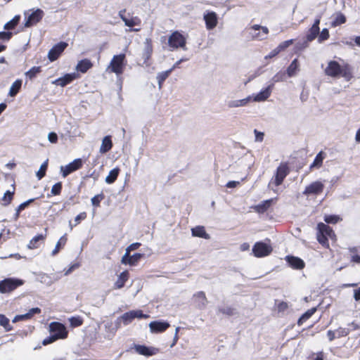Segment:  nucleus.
Instances as JSON below:
<instances>
[{
  "instance_id": "f257e3e1",
  "label": "nucleus",
  "mask_w": 360,
  "mask_h": 360,
  "mask_svg": "<svg viewBox=\"0 0 360 360\" xmlns=\"http://www.w3.org/2000/svg\"><path fill=\"white\" fill-rule=\"evenodd\" d=\"M326 75L332 77H342L346 81H349L352 78V68L348 63L341 66L337 61L330 60L328 62L325 69Z\"/></svg>"
},
{
  "instance_id": "f03ea898",
  "label": "nucleus",
  "mask_w": 360,
  "mask_h": 360,
  "mask_svg": "<svg viewBox=\"0 0 360 360\" xmlns=\"http://www.w3.org/2000/svg\"><path fill=\"white\" fill-rule=\"evenodd\" d=\"M25 281L17 278H6L0 281V293L6 294L22 285Z\"/></svg>"
},
{
  "instance_id": "7ed1b4c3",
  "label": "nucleus",
  "mask_w": 360,
  "mask_h": 360,
  "mask_svg": "<svg viewBox=\"0 0 360 360\" xmlns=\"http://www.w3.org/2000/svg\"><path fill=\"white\" fill-rule=\"evenodd\" d=\"M186 38L180 34L179 32H174L168 39V44L171 50L176 49L178 48H182L184 50H186Z\"/></svg>"
},
{
  "instance_id": "20e7f679",
  "label": "nucleus",
  "mask_w": 360,
  "mask_h": 360,
  "mask_svg": "<svg viewBox=\"0 0 360 360\" xmlns=\"http://www.w3.org/2000/svg\"><path fill=\"white\" fill-rule=\"evenodd\" d=\"M252 252L257 257H262L269 255L272 252L270 245L264 242H257L253 248Z\"/></svg>"
},
{
  "instance_id": "39448f33",
  "label": "nucleus",
  "mask_w": 360,
  "mask_h": 360,
  "mask_svg": "<svg viewBox=\"0 0 360 360\" xmlns=\"http://www.w3.org/2000/svg\"><path fill=\"white\" fill-rule=\"evenodd\" d=\"M290 170L287 163H281L280 165L277 167L276 174L274 176V184L276 186H280L286 176L289 174Z\"/></svg>"
},
{
  "instance_id": "423d86ee",
  "label": "nucleus",
  "mask_w": 360,
  "mask_h": 360,
  "mask_svg": "<svg viewBox=\"0 0 360 360\" xmlns=\"http://www.w3.org/2000/svg\"><path fill=\"white\" fill-rule=\"evenodd\" d=\"M83 161L81 158L74 160L65 167H60V172L63 177H66L72 172L80 169L82 167Z\"/></svg>"
},
{
  "instance_id": "0eeeda50",
  "label": "nucleus",
  "mask_w": 360,
  "mask_h": 360,
  "mask_svg": "<svg viewBox=\"0 0 360 360\" xmlns=\"http://www.w3.org/2000/svg\"><path fill=\"white\" fill-rule=\"evenodd\" d=\"M49 328L51 333L58 337V340L64 339L68 336V331L63 323L52 322L49 325Z\"/></svg>"
},
{
  "instance_id": "6e6552de",
  "label": "nucleus",
  "mask_w": 360,
  "mask_h": 360,
  "mask_svg": "<svg viewBox=\"0 0 360 360\" xmlns=\"http://www.w3.org/2000/svg\"><path fill=\"white\" fill-rule=\"evenodd\" d=\"M68 46V44L60 41L54 45L48 53V58L50 61L56 60Z\"/></svg>"
},
{
  "instance_id": "1a4fd4ad",
  "label": "nucleus",
  "mask_w": 360,
  "mask_h": 360,
  "mask_svg": "<svg viewBox=\"0 0 360 360\" xmlns=\"http://www.w3.org/2000/svg\"><path fill=\"white\" fill-rule=\"evenodd\" d=\"M125 58L124 54H120L114 56L110 66L111 71L116 73L117 75L122 74L123 72V62Z\"/></svg>"
},
{
  "instance_id": "9d476101",
  "label": "nucleus",
  "mask_w": 360,
  "mask_h": 360,
  "mask_svg": "<svg viewBox=\"0 0 360 360\" xmlns=\"http://www.w3.org/2000/svg\"><path fill=\"white\" fill-rule=\"evenodd\" d=\"M44 15V12L40 9L37 8L34 11H33L26 18L25 26L26 27H30L39 21L41 20Z\"/></svg>"
},
{
  "instance_id": "9b49d317",
  "label": "nucleus",
  "mask_w": 360,
  "mask_h": 360,
  "mask_svg": "<svg viewBox=\"0 0 360 360\" xmlns=\"http://www.w3.org/2000/svg\"><path fill=\"white\" fill-rule=\"evenodd\" d=\"M323 184L316 181L307 186L302 193L304 195H318L323 192Z\"/></svg>"
},
{
  "instance_id": "f8f14e48",
  "label": "nucleus",
  "mask_w": 360,
  "mask_h": 360,
  "mask_svg": "<svg viewBox=\"0 0 360 360\" xmlns=\"http://www.w3.org/2000/svg\"><path fill=\"white\" fill-rule=\"evenodd\" d=\"M134 349H135L136 352L138 353L139 354L146 356H150L155 355L159 351L158 348L153 347H147L146 345H134Z\"/></svg>"
},
{
  "instance_id": "ddd939ff",
  "label": "nucleus",
  "mask_w": 360,
  "mask_h": 360,
  "mask_svg": "<svg viewBox=\"0 0 360 360\" xmlns=\"http://www.w3.org/2000/svg\"><path fill=\"white\" fill-rule=\"evenodd\" d=\"M170 324L167 321H155L149 323L150 330L153 333H162L165 331Z\"/></svg>"
},
{
  "instance_id": "4468645a",
  "label": "nucleus",
  "mask_w": 360,
  "mask_h": 360,
  "mask_svg": "<svg viewBox=\"0 0 360 360\" xmlns=\"http://www.w3.org/2000/svg\"><path fill=\"white\" fill-rule=\"evenodd\" d=\"M273 87L274 84H269L267 87L257 94L253 98H252V99L255 102H262L266 101L271 96Z\"/></svg>"
},
{
  "instance_id": "2eb2a0df",
  "label": "nucleus",
  "mask_w": 360,
  "mask_h": 360,
  "mask_svg": "<svg viewBox=\"0 0 360 360\" xmlns=\"http://www.w3.org/2000/svg\"><path fill=\"white\" fill-rule=\"evenodd\" d=\"M193 299L196 307L200 309H204L207 304V297L205 292L202 291H199L195 293L193 295Z\"/></svg>"
},
{
  "instance_id": "dca6fc26",
  "label": "nucleus",
  "mask_w": 360,
  "mask_h": 360,
  "mask_svg": "<svg viewBox=\"0 0 360 360\" xmlns=\"http://www.w3.org/2000/svg\"><path fill=\"white\" fill-rule=\"evenodd\" d=\"M153 53V45L152 41L150 39L147 38L144 41V48L142 53V58L143 59V63H146L147 61L150 59Z\"/></svg>"
},
{
  "instance_id": "f3484780",
  "label": "nucleus",
  "mask_w": 360,
  "mask_h": 360,
  "mask_svg": "<svg viewBox=\"0 0 360 360\" xmlns=\"http://www.w3.org/2000/svg\"><path fill=\"white\" fill-rule=\"evenodd\" d=\"M206 27L207 30H212L214 28L217 23V15L214 12L207 13L204 15Z\"/></svg>"
},
{
  "instance_id": "a211bd4d",
  "label": "nucleus",
  "mask_w": 360,
  "mask_h": 360,
  "mask_svg": "<svg viewBox=\"0 0 360 360\" xmlns=\"http://www.w3.org/2000/svg\"><path fill=\"white\" fill-rule=\"evenodd\" d=\"M76 78V75L75 73L72 74H66L63 77L58 78L53 83L56 84L57 86H60L61 87L65 86L67 84L72 82Z\"/></svg>"
},
{
  "instance_id": "6ab92c4d",
  "label": "nucleus",
  "mask_w": 360,
  "mask_h": 360,
  "mask_svg": "<svg viewBox=\"0 0 360 360\" xmlns=\"http://www.w3.org/2000/svg\"><path fill=\"white\" fill-rule=\"evenodd\" d=\"M286 261L289 265L295 269H302L304 267V262L299 257L294 256H287Z\"/></svg>"
},
{
  "instance_id": "aec40b11",
  "label": "nucleus",
  "mask_w": 360,
  "mask_h": 360,
  "mask_svg": "<svg viewBox=\"0 0 360 360\" xmlns=\"http://www.w3.org/2000/svg\"><path fill=\"white\" fill-rule=\"evenodd\" d=\"M251 100H252V96H249L245 98H243V99L231 100L227 102V106L229 108L243 107V106L247 105Z\"/></svg>"
},
{
  "instance_id": "412c9836",
  "label": "nucleus",
  "mask_w": 360,
  "mask_h": 360,
  "mask_svg": "<svg viewBox=\"0 0 360 360\" xmlns=\"http://www.w3.org/2000/svg\"><path fill=\"white\" fill-rule=\"evenodd\" d=\"M143 255H144L141 253H134L132 255L129 253L126 259H124V256L122 257L121 262L124 264L134 266L143 257Z\"/></svg>"
},
{
  "instance_id": "4be33fe9",
  "label": "nucleus",
  "mask_w": 360,
  "mask_h": 360,
  "mask_svg": "<svg viewBox=\"0 0 360 360\" xmlns=\"http://www.w3.org/2000/svg\"><path fill=\"white\" fill-rule=\"evenodd\" d=\"M319 28L311 27L309 30V33L307 34L306 41L303 44L304 47H307L308 46V42L314 40L319 36Z\"/></svg>"
},
{
  "instance_id": "5701e85b",
  "label": "nucleus",
  "mask_w": 360,
  "mask_h": 360,
  "mask_svg": "<svg viewBox=\"0 0 360 360\" xmlns=\"http://www.w3.org/2000/svg\"><path fill=\"white\" fill-rule=\"evenodd\" d=\"M112 147V143L111 141V138L110 136H106L103 138L102 141L101 146L100 147V153H105L108 152Z\"/></svg>"
},
{
  "instance_id": "b1692460",
  "label": "nucleus",
  "mask_w": 360,
  "mask_h": 360,
  "mask_svg": "<svg viewBox=\"0 0 360 360\" xmlns=\"http://www.w3.org/2000/svg\"><path fill=\"white\" fill-rule=\"evenodd\" d=\"M92 67V63L89 59H83L77 65L76 69L77 71L85 73L89 69Z\"/></svg>"
},
{
  "instance_id": "393cba45",
  "label": "nucleus",
  "mask_w": 360,
  "mask_h": 360,
  "mask_svg": "<svg viewBox=\"0 0 360 360\" xmlns=\"http://www.w3.org/2000/svg\"><path fill=\"white\" fill-rule=\"evenodd\" d=\"M193 236L200 237L205 239L210 238L209 234H207L205 230V228L201 226H195L191 229Z\"/></svg>"
},
{
  "instance_id": "a878e982",
  "label": "nucleus",
  "mask_w": 360,
  "mask_h": 360,
  "mask_svg": "<svg viewBox=\"0 0 360 360\" xmlns=\"http://www.w3.org/2000/svg\"><path fill=\"white\" fill-rule=\"evenodd\" d=\"M217 312L224 315L231 316L236 314V309L230 306H219L217 307Z\"/></svg>"
},
{
  "instance_id": "bb28decb",
  "label": "nucleus",
  "mask_w": 360,
  "mask_h": 360,
  "mask_svg": "<svg viewBox=\"0 0 360 360\" xmlns=\"http://www.w3.org/2000/svg\"><path fill=\"white\" fill-rule=\"evenodd\" d=\"M318 233L323 235H326V236L331 237L333 235H335L333 229L329 226L323 223H319L318 224Z\"/></svg>"
},
{
  "instance_id": "cd10ccee",
  "label": "nucleus",
  "mask_w": 360,
  "mask_h": 360,
  "mask_svg": "<svg viewBox=\"0 0 360 360\" xmlns=\"http://www.w3.org/2000/svg\"><path fill=\"white\" fill-rule=\"evenodd\" d=\"M22 80L21 79H16L11 85L8 95L11 97H14L17 95V94L19 92V91L21 89L22 86Z\"/></svg>"
},
{
  "instance_id": "c85d7f7f",
  "label": "nucleus",
  "mask_w": 360,
  "mask_h": 360,
  "mask_svg": "<svg viewBox=\"0 0 360 360\" xmlns=\"http://www.w3.org/2000/svg\"><path fill=\"white\" fill-rule=\"evenodd\" d=\"M128 276H129V274L127 271L122 272L120 274L117 280L115 283V288H117V289H120L122 287H124L125 282L128 279Z\"/></svg>"
},
{
  "instance_id": "c756f323",
  "label": "nucleus",
  "mask_w": 360,
  "mask_h": 360,
  "mask_svg": "<svg viewBox=\"0 0 360 360\" xmlns=\"http://www.w3.org/2000/svg\"><path fill=\"white\" fill-rule=\"evenodd\" d=\"M316 311V307H312L305 311L298 319L297 325L301 326Z\"/></svg>"
},
{
  "instance_id": "7c9ffc66",
  "label": "nucleus",
  "mask_w": 360,
  "mask_h": 360,
  "mask_svg": "<svg viewBox=\"0 0 360 360\" xmlns=\"http://www.w3.org/2000/svg\"><path fill=\"white\" fill-rule=\"evenodd\" d=\"M273 199H269L262 202L255 207V210L259 213H264L271 205Z\"/></svg>"
},
{
  "instance_id": "2f4dec72",
  "label": "nucleus",
  "mask_w": 360,
  "mask_h": 360,
  "mask_svg": "<svg viewBox=\"0 0 360 360\" xmlns=\"http://www.w3.org/2000/svg\"><path fill=\"white\" fill-rule=\"evenodd\" d=\"M120 172V169L116 167L110 171L109 174L105 177V182L108 184H112L117 179Z\"/></svg>"
},
{
  "instance_id": "473e14b6",
  "label": "nucleus",
  "mask_w": 360,
  "mask_h": 360,
  "mask_svg": "<svg viewBox=\"0 0 360 360\" xmlns=\"http://www.w3.org/2000/svg\"><path fill=\"white\" fill-rule=\"evenodd\" d=\"M171 72H172V70H167L166 71L158 73L156 79L158 80V87L160 89L162 88V83L169 76Z\"/></svg>"
},
{
  "instance_id": "72a5a7b5",
  "label": "nucleus",
  "mask_w": 360,
  "mask_h": 360,
  "mask_svg": "<svg viewBox=\"0 0 360 360\" xmlns=\"http://www.w3.org/2000/svg\"><path fill=\"white\" fill-rule=\"evenodd\" d=\"M298 60L297 58L294 59L290 65L288 66L287 69V74L289 77H292L296 74L297 70H298Z\"/></svg>"
},
{
  "instance_id": "f704fd0d",
  "label": "nucleus",
  "mask_w": 360,
  "mask_h": 360,
  "mask_svg": "<svg viewBox=\"0 0 360 360\" xmlns=\"http://www.w3.org/2000/svg\"><path fill=\"white\" fill-rule=\"evenodd\" d=\"M20 19V15L14 16V18L13 19H11V20L7 22L4 25V30H10L14 29L16 27V25L18 24Z\"/></svg>"
},
{
  "instance_id": "c9c22d12",
  "label": "nucleus",
  "mask_w": 360,
  "mask_h": 360,
  "mask_svg": "<svg viewBox=\"0 0 360 360\" xmlns=\"http://www.w3.org/2000/svg\"><path fill=\"white\" fill-rule=\"evenodd\" d=\"M0 326H1L6 331H11L13 327L10 324L9 319L4 314H0Z\"/></svg>"
},
{
  "instance_id": "e433bc0d",
  "label": "nucleus",
  "mask_w": 360,
  "mask_h": 360,
  "mask_svg": "<svg viewBox=\"0 0 360 360\" xmlns=\"http://www.w3.org/2000/svg\"><path fill=\"white\" fill-rule=\"evenodd\" d=\"M46 236H44L43 234H39L34 238H32V240H30V243L27 245V248L29 249H35L38 248V245H37V243L44 240Z\"/></svg>"
},
{
  "instance_id": "4c0bfd02",
  "label": "nucleus",
  "mask_w": 360,
  "mask_h": 360,
  "mask_svg": "<svg viewBox=\"0 0 360 360\" xmlns=\"http://www.w3.org/2000/svg\"><path fill=\"white\" fill-rule=\"evenodd\" d=\"M346 22V17L345 15L339 12L337 13L335 18L334 20L331 22L332 27H337L338 25H340L342 24H344Z\"/></svg>"
},
{
  "instance_id": "58836bf2",
  "label": "nucleus",
  "mask_w": 360,
  "mask_h": 360,
  "mask_svg": "<svg viewBox=\"0 0 360 360\" xmlns=\"http://www.w3.org/2000/svg\"><path fill=\"white\" fill-rule=\"evenodd\" d=\"M41 71L40 66H34L25 72V76L30 80L33 79Z\"/></svg>"
},
{
  "instance_id": "ea45409f",
  "label": "nucleus",
  "mask_w": 360,
  "mask_h": 360,
  "mask_svg": "<svg viewBox=\"0 0 360 360\" xmlns=\"http://www.w3.org/2000/svg\"><path fill=\"white\" fill-rule=\"evenodd\" d=\"M119 319L122 320L125 326L129 324L134 319L132 310L123 314Z\"/></svg>"
},
{
  "instance_id": "a19ab883",
  "label": "nucleus",
  "mask_w": 360,
  "mask_h": 360,
  "mask_svg": "<svg viewBox=\"0 0 360 360\" xmlns=\"http://www.w3.org/2000/svg\"><path fill=\"white\" fill-rule=\"evenodd\" d=\"M13 195H14V192L13 191L11 192L10 191H7L4 193V196H3L2 199H1V200H2L1 205L3 206L8 205L11 202V201L13 200Z\"/></svg>"
},
{
  "instance_id": "79ce46f5",
  "label": "nucleus",
  "mask_w": 360,
  "mask_h": 360,
  "mask_svg": "<svg viewBox=\"0 0 360 360\" xmlns=\"http://www.w3.org/2000/svg\"><path fill=\"white\" fill-rule=\"evenodd\" d=\"M323 158H324V157L323 155V152L322 151L319 152L315 157L314 162L310 165V167L311 168L320 167L322 165Z\"/></svg>"
},
{
  "instance_id": "37998d69",
  "label": "nucleus",
  "mask_w": 360,
  "mask_h": 360,
  "mask_svg": "<svg viewBox=\"0 0 360 360\" xmlns=\"http://www.w3.org/2000/svg\"><path fill=\"white\" fill-rule=\"evenodd\" d=\"M67 241V238L65 237V235L60 237V238L57 242L55 248L52 251V255H56L60 250V248L61 245H65Z\"/></svg>"
},
{
  "instance_id": "c03bdc74",
  "label": "nucleus",
  "mask_w": 360,
  "mask_h": 360,
  "mask_svg": "<svg viewBox=\"0 0 360 360\" xmlns=\"http://www.w3.org/2000/svg\"><path fill=\"white\" fill-rule=\"evenodd\" d=\"M105 198V195L103 193H101L98 195H94L91 199V204L94 207H98L100 206L101 201L103 200Z\"/></svg>"
},
{
  "instance_id": "a18cd8bd",
  "label": "nucleus",
  "mask_w": 360,
  "mask_h": 360,
  "mask_svg": "<svg viewBox=\"0 0 360 360\" xmlns=\"http://www.w3.org/2000/svg\"><path fill=\"white\" fill-rule=\"evenodd\" d=\"M123 22H124V25L127 27H131L135 25H139L141 23V20L137 17L132 18L131 19H124Z\"/></svg>"
},
{
  "instance_id": "49530a36",
  "label": "nucleus",
  "mask_w": 360,
  "mask_h": 360,
  "mask_svg": "<svg viewBox=\"0 0 360 360\" xmlns=\"http://www.w3.org/2000/svg\"><path fill=\"white\" fill-rule=\"evenodd\" d=\"M47 167H48L47 161H46L43 164H41L39 169L37 172V176L38 179L40 180L45 176Z\"/></svg>"
},
{
  "instance_id": "de8ad7c7",
  "label": "nucleus",
  "mask_w": 360,
  "mask_h": 360,
  "mask_svg": "<svg viewBox=\"0 0 360 360\" xmlns=\"http://www.w3.org/2000/svg\"><path fill=\"white\" fill-rule=\"evenodd\" d=\"M141 245L140 243H134L130 244L127 248L126 252L124 255V259H126V257H128L129 253H130L131 251L137 250Z\"/></svg>"
},
{
  "instance_id": "09e8293b",
  "label": "nucleus",
  "mask_w": 360,
  "mask_h": 360,
  "mask_svg": "<svg viewBox=\"0 0 360 360\" xmlns=\"http://www.w3.org/2000/svg\"><path fill=\"white\" fill-rule=\"evenodd\" d=\"M330 37L329 31L327 28H324L322 31L319 34L318 41L321 43L326 40H327Z\"/></svg>"
},
{
  "instance_id": "8fccbe9b",
  "label": "nucleus",
  "mask_w": 360,
  "mask_h": 360,
  "mask_svg": "<svg viewBox=\"0 0 360 360\" xmlns=\"http://www.w3.org/2000/svg\"><path fill=\"white\" fill-rule=\"evenodd\" d=\"M251 30L254 31H259V30H262V32L261 33L262 35L264 37V39L266 38V35L269 33V29L266 27L261 26L259 25H254L251 27Z\"/></svg>"
},
{
  "instance_id": "3c124183",
  "label": "nucleus",
  "mask_w": 360,
  "mask_h": 360,
  "mask_svg": "<svg viewBox=\"0 0 360 360\" xmlns=\"http://www.w3.org/2000/svg\"><path fill=\"white\" fill-rule=\"evenodd\" d=\"M340 219L338 215H326L324 221L328 224H336Z\"/></svg>"
},
{
  "instance_id": "603ef678",
  "label": "nucleus",
  "mask_w": 360,
  "mask_h": 360,
  "mask_svg": "<svg viewBox=\"0 0 360 360\" xmlns=\"http://www.w3.org/2000/svg\"><path fill=\"white\" fill-rule=\"evenodd\" d=\"M61 190H62V183L58 182L52 186L51 193V194H53L54 195H57L60 193Z\"/></svg>"
},
{
  "instance_id": "864d4df0",
  "label": "nucleus",
  "mask_w": 360,
  "mask_h": 360,
  "mask_svg": "<svg viewBox=\"0 0 360 360\" xmlns=\"http://www.w3.org/2000/svg\"><path fill=\"white\" fill-rule=\"evenodd\" d=\"M12 36L13 32L10 31L0 32V41H8L11 39Z\"/></svg>"
},
{
  "instance_id": "5fc2aeb1",
  "label": "nucleus",
  "mask_w": 360,
  "mask_h": 360,
  "mask_svg": "<svg viewBox=\"0 0 360 360\" xmlns=\"http://www.w3.org/2000/svg\"><path fill=\"white\" fill-rule=\"evenodd\" d=\"M337 338L345 337L349 333V330L345 328H339L336 331Z\"/></svg>"
},
{
  "instance_id": "6e6d98bb",
  "label": "nucleus",
  "mask_w": 360,
  "mask_h": 360,
  "mask_svg": "<svg viewBox=\"0 0 360 360\" xmlns=\"http://www.w3.org/2000/svg\"><path fill=\"white\" fill-rule=\"evenodd\" d=\"M285 79V72H278L271 79L272 84L283 81Z\"/></svg>"
},
{
  "instance_id": "4d7b16f0",
  "label": "nucleus",
  "mask_w": 360,
  "mask_h": 360,
  "mask_svg": "<svg viewBox=\"0 0 360 360\" xmlns=\"http://www.w3.org/2000/svg\"><path fill=\"white\" fill-rule=\"evenodd\" d=\"M57 340H58V337H56V335H54L53 334H51L50 336H49L43 340L42 344L44 345H47L49 344H51V343L55 342Z\"/></svg>"
},
{
  "instance_id": "13d9d810",
  "label": "nucleus",
  "mask_w": 360,
  "mask_h": 360,
  "mask_svg": "<svg viewBox=\"0 0 360 360\" xmlns=\"http://www.w3.org/2000/svg\"><path fill=\"white\" fill-rule=\"evenodd\" d=\"M34 198H31V199H29L27 200H26L25 202L21 203L18 207V212H21L23 210H25L27 207H28L32 202H33L34 201Z\"/></svg>"
},
{
  "instance_id": "bf43d9fd",
  "label": "nucleus",
  "mask_w": 360,
  "mask_h": 360,
  "mask_svg": "<svg viewBox=\"0 0 360 360\" xmlns=\"http://www.w3.org/2000/svg\"><path fill=\"white\" fill-rule=\"evenodd\" d=\"M134 314V317L138 319H148L149 318V315L144 314L141 310H132Z\"/></svg>"
},
{
  "instance_id": "052dcab7",
  "label": "nucleus",
  "mask_w": 360,
  "mask_h": 360,
  "mask_svg": "<svg viewBox=\"0 0 360 360\" xmlns=\"http://www.w3.org/2000/svg\"><path fill=\"white\" fill-rule=\"evenodd\" d=\"M86 217V213L85 212L79 213L78 215H77L75 218V226H77L78 224L80 223L82 220L85 219Z\"/></svg>"
},
{
  "instance_id": "680f3d73",
  "label": "nucleus",
  "mask_w": 360,
  "mask_h": 360,
  "mask_svg": "<svg viewBox=\"0 0 360 360\" xmlns=\"http://www.w3.org/2000/svg\"><path fill=\"white\" fill-rule=\"evenodd\" d=\"M70 324L72 326H79L82 324V321L79 318L72 317L70 319Z\"/></svg>"
},
{
  "instance_id": "e2e57ef3",
  "label": "nucleus",
  "mask_w": 360,
  "mask_h": 360,
  "mask_svg": "<svg viewBox=\"0 0 360 360\" xmlns=\"http://www.w3.org/2000/svg\"><path fill=\"white\" fill-rule=\"evenodd\" d=\"M48 140L52 143H56L58 141V135L55 132H50L48 134Z\"/></svg>"
},
{
  "instance_id": "0e129e2a",
  "label": "nucleus",
  "mask_w": 360,
  "mask_h": 360,
  "mask_svg": "<svg viewBox=\"0 0 360 360\" xmlns=\"http://www.w3.org/2000/svg\"><path fill=\"white\" fill-rule=\"evenodd\" d=\"M27 319H29L28 318V315L26 314H21V315H16L13 319V323H16L19 321H22V320H27Z\"/></svg>"
},
{
  "instance_id": "69168bd1",
  "label": "nucleus",
  "mask_w": 360,
  "mask_h": 360,
  "mask_svg": "<svg viewBox=\"0 0 360 360\" xmlns=\"http://www.w3.org/2000/svg\"><path fill=\"white\" fill-rule=\"evenodd\" d=\"M327 237L326 235H323L319 233H317V240L322 245H325L328 242Z\"/></svg>"
},
{
  "instance_id": "338daca9",
  "label": "nucleus",
  "mask_w": 360,
  "mask_h": 360,
  "mask_svg": "<svg viewBox=\"0 0 360 360\" xmlns=\"http://www.w3.org/2000/svg\"><path fill=\"white\" fill-rule=\"evenodd\" d=\"M254 133L255 134V141H258V142H262L264 139V133L260 132V131H257V129L254 130Z\"/></svg>"
},
{
  "instance_id": "774afa93",
  "label": "nucleus",
  "mask_w": 360,
  "mask_h": 360,
  "mask_svg": "<svg viewBox=\"0 0 360 360\" xmlns=\"http://www.w3.org/2000/svg\"><path fill=\"white\" fill-rule=\"evenodd\" d=\"M292 43V39L288 40V41H285L282 42L281 44H280L278 45V49L281 51L284 50L285 49H286Z\"/></svg>"
}]
</instances>
